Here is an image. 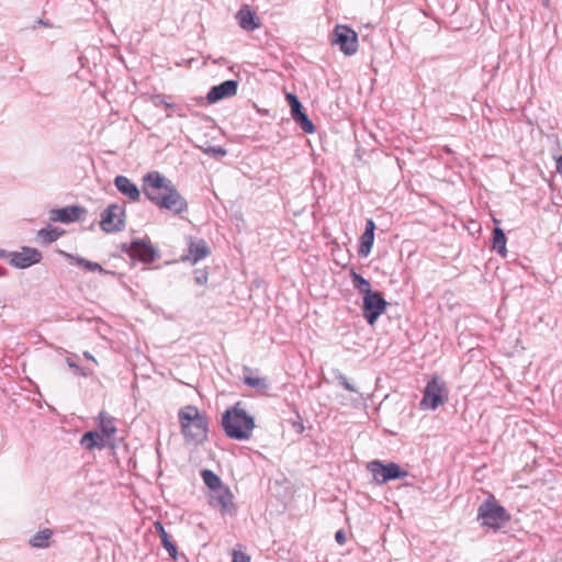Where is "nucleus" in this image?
<instances>
[{
    "mask_svg": "<svg viewBox=\"0 0 562 562\" xmlns=\"http://www.w3.org/2000/svg\"><path fill=\"white\" fill-rule=\"evenodd\" d=\"M290 110L292 119L304 133L313 134L315 132V125L305 113L302 103L291 108Z\"/></svg>",
    "mask_w": 562,
    "mask_h": 562,
    "instance_id": "nucleus-18",
    "label": "nucleus"
},
{
    "mask_svg": "<svg viewBox=\"0 0 562 562\" xmlns=\"http://www.w3.org/2000/svg\"><path fill=\"white\" fill-rule=\"evenodd\" d=\"M99 428L101 434L106 438L112 437L116 432L113 418L106 415L104 412L99 414Z\"/></svg>",
    "mask_w": 562,
    "mask_h": 562,
    "instance_id": "nucleus-25",
    "label": "nucleus"
},
{
    "mask_svg": "<svg viewBox=\"0 0 562 562\" xmlns=\"http://www.w3.org/2000/svg\"><path fill=\"white\" fill-rule=\"evenodd\" d=\"M205 154H212L215 157H223L226 155V149L221 146H211L204 150Z\"/></svg>",
    "mask_w": 562,
    "mask_h": 562,
    "instance_id": "nucleus-35",
    "label": "nucleus"
},
{
    "mask_svg": "<svg viewBox=\"0 0 562 562\" xmlns=\"http://www.w3.org/2000/svg\"><path fill=\"white\" fill-rule=\"evenodd\" d=\"M143 193L159 210L173 215H181L188 211V201L172 181L159 171H150L143 177Z\"/></svg>",
    "mask_w": 562,
    "mask_h": 562,
    "instance_id": "nucleus-1",
    "label": "nucleus"
},
{
    "mask_svg": "<svg viewBox=\"0 0 562 562\" xmlns=\"http://www.w3.org/2000/svg\"><path fill=\"white\" fill-rule=\"evenodd\" d=\"M336 541L340 544L345 542V535L341 530L337 531L335 535Z\"/></svg>",
    "mask_w": 562,
    "mask_h": 562,
    "instance_id": "nucleus-40",
    "label": "nucleus"
},
{
    "mask_svg": "<svg viewBox=\"0 0 562 562\" xmlns=\"http://www.w3.org/2000/svg\"><path fill=\"white\" fill-rule=\"evenodd\" d=\"M238 81L237 80H225L217 86L210 89L206 94L209 103H216L223 99L234 97L237 93Z\"/></svg>",
    "mask_w": 562,
    "mask_h": 562,
    "instance_id": "nucleus-12",
    "label": "nucleus"
},
{
    "mask_svg": "<svg viewBox=\"0 0 562 562\" xmlns=\"http://www.w3.org/2000/svg\"><path fill=\"white\" fill-rule=\"evenodd\" d=\"M336 380L338 381V383L347 391L349 392H355L357 393L358 390L351 384L349 383L348 379L346 378L345 374L340 373V372H337L336 374Z\"/></svg>",
    "mask_w": 562,
    "mask_h": 562,
    "instance_id": "nucleus-32",
    "label": "nucleus"
},
{
    "mask_svg": "<svg viewBox=\"0 0 562 562\" xmlns=\"http://www.w3.org/2000/svg\"><path fill=\"white\" fill-rule=\"evenodd\" d=\"M286 101L290 105V109L301 103L300 99L294 93H288Z\"/></svg>",
    "mask_w": 562,
    "mask_h": 562,
    "instance_id": "nucleus-37",
    "label": "nucleus"
},
{
    "mask_svg": "<svg viewBox=\"0 0 562 562\" xmlns=\"http://www.w3.org/2000/svg\"><path fill=\"white\" fill-rule=\"evenodd\" d=\"M557 171L562 176V155L557 159Z\"/></svg>",
    "mask_w": 562,
    "mask_h": 562,
    "instance_id": "nucleus-42",
    "label": "nucleus"
},
{
    "mask_svg": "<svg viewBox=\"0 0 562 562\" xmlns=\"http://www.w3.org/2000/svg\"><path fill=\"white\" fill-rule=\"evenodd\" d=\"M66 363L76 375H80V376L89 375V373L85 369H82L77 362H75L72 358H70V357L66 358Z\"/></svg>",
    "mask_w": 562,
    "mask_h": 562,
    "instance_id": "nucleus-31",
    "label": "nucleus"
},
{
    "mask_svg": "<svg viewBox=\"0 0 562 562\" xmlns=\"http://www.w3.org/2000/svg\"><path fill=\"white\" fill-rule=\"evenodd\" d=\"M61 235V231L58 228L52 227L50 225L41 228L37 233V237L41 239L42 244L48 245L54 243Z\"/></svg>",
    "mask_w": 562,
    "mask_h": 562,
    "instance_id": "nucleus-27",
    "label": "nucleus"
},
{
    "mask_svg": "<svg viewBox=\"0 0 562 562\" xmlns=\"http://www.w3.org/2000/svg\"><path fill=\"white\" fill-rule=\"evenodd\" d=\"M477 519L484 527L498 530L510 520L507 509L490 495L477 508Z\"/></svg>",
    "mask_w": 562,
    "mask_h": 562,
    "instance_id": "nucleus-4",
    "label": "nucleus"
},
{
    "mask_svg": "<svg viewBox=\"0 0 562 562\" xmlns=\"http://www.w3.org/2000/svg\"><path fill=\"white\" fill-rule=\"evenodd\" d=\"M367 468L372 473L375 483L380 485L408 475L407 471L402 470L394 462L383 463L382 461L373 460L368 463Z\"/></svg>",
    "mask_w": 562,
    "mask_h": 562,
    "instance_id": "nucleus-6",
    "label": "nucleus"
},
{
    "mask_svg": "<svg viewBox=\"0 0 562 562\" xmlns=\"http://www.w3.org/2000/svg\"><path fill=\"white\" fill-rule=\"evenodd\" d=\"M244 383L250 387L256 389L262 394H266L270 387V383L267 378L245 375Z\"/></svg>",
    "mask_w": 562,
    "mask_h": 562,
    "instance_id": "nucleus-26",
    "label": "nucleus"
},
{
    "mask_svg": "<svg viewBox=\"0 0 562 562\" xmlns=\"http://www.w3.org/2000/svg\"><path fill=\"white\" fill-rule=\"evenodd\" d=\"M53 536V531L50 529H43L37 531L34 536H32L29 540V543L33 548H47L49 547V540Z\"/></svg>",
    "mask_w": 562,
    "mask_h": 562,
    "instance_id": "nucleus-23",
    "label": "nucleus"
},
{
    "mask_svg": "<svg viewBox=\"0 0 562 562\" xmlns=\"http://www.w3.org/2000/svg\"><path fill=\"white\" fill-rule=\"evenodd\" d=\"M207 280H209V273L206 270L196 269L194 271V281L196 284H199V285L206 284Z\"/></svg>",
    "mask_w": 562,
    "mask_h": 562,
    "instance_id": "nucleus-33",
    "label": "nucleus"
},
{
    "mask_svg": "<svg viewBox=\"0 0 562 562\" xmlns=\"http://www.w3.org/2000/svg\"><path fill=\"white\" fill-rule=\"evenodd\" d=\"M244 370L245 371H250V369L248 367H244Z\"/></svg>",
    "mask_w": 562,
    "mask_h": 562,
    "instance_id": "nucleus-45",
    "label": "nucleus"
},
{
    "mask_svg": "<svg viewBox=\"0 0 562 562\" xmlns=\"http://www.w3.org/2000/svg\"><path fill=\"white\" fill-rule=\"evenodd\" d=\"M121 251L125 254L134 266L140 261V238H134L131 243L121 245Z\"/></svg>",
    "mask_w": 562,
    "mask_h": 562,
    "instance_id": "nucleus-21",
    "label": "nucleus"
},
{
    "mask_svg": "<svg viewBox=\"0 0 562 562\" xmlns=\"http://www.w3.org/2000/svg\"><path fill=\"white\" fill-rule=\"evenodd\" d=\"M447 401L448 391L446 389L445 382L440 378L434 376L431 380L428 381L427 385L424 389V395L420 401V407L424 409L435 411Z\"/></svg>",
    "mask_w": 562,
    "mask_h": 562,
    "instance_id": "nucleus-5",
    "label": "nucleus"
},
{
    "mask_svg": "<svg viewBox=\"0 0 562 562\" xmlns=\"http://www.w3.org/2000/svg\"><path fill=\"white\" fill-rule=\"evenodd\" d=\"M506 235L504 231L501 227H495L493 229V245L492 248L497 254H499L502 257H506L507 249H506Z\"/></svg>",
    "mask_w": 562,
    "mask_h": 562,
    "instance_id": "nucleus-22",
    "label": "nucleus"
},
{
    "mask_svg": "<svg viewBox=\"0 0 562 562\" xmlns=\"http://www.w3.org/2000/svg\"><path fill=\"white\" fill-rule=\"evenodd\" d=\"M42 252L36 248L22 247L21 251H12L10 265L18 269H26L41 262Z\"/></svg>",
    "mask_w": 562,
    "mask_h": 562,
    "instance_id": "nucleus-10",
    "label": "nucleus"
},
{
    "mask_svg": "<svg viewBox=\"0 0 562 562\" xmlns=\"http://www.w3.org/2000/svg\"><path fill=\"white\" fill-rule=\"evenodd\" d=\"M331 43L339 46L346 56H352L358 52V34L347 25L337 24L335 26Z\"/></svg>",
    "mask_w": 562,
    "mask_h": 562,
    "instance_id": "nucleus-7",
    "label": "nucleus"
},
{
    "mask_svg": "<svg viewBox=\"0 0 562 562\" xmlns=\"http://www.w3.org/2000/svg\"><path fill=\"white\" fill-rule=\"evenodd\" d=\"M350 278L352 285L362 296L367 295V293L372 292L371 284L369 280L364 279L361 274L356 272L355 269L350 270Z\"/></svg>",
    "mask_w": 562,
    "mask_h": 562,
    "instance_id": "nucleus-24",
    "label": "nucleus"
},
{
    "mask_svg": "<svg viewBox=\"0 0 562 562\" xmlns=\"http://www.w3.org/2000/svg\"><path fill=\"white\" fill-rule=\"evenodd\" d=\"M87 210L80 205H69L61 209H53L50 211V220L65 224L74 223L81 220Z\"/></svg>",
    "mask_w": 562,
    "mask_h": 562,
    "instance_id": "nucleus-13",
    "label": "nucleus"
},
{
    "mask_svg": "<svg viewBox=\"0 0 562 562\" xmlns=\"http://www.w3.org/2000/svg\"><path fill=\"white\" fill-rule=\"evenodd\" d=\"M232 562H250V557L244 552L235 551Z\"/></svg>",
    "mask_w": 562,
    "mask_h": 562,
    "instance_id": "nucleus-36",
    "label": "nucleus"
},
{
    "mask_svg": "<svg viewBox=\"0 0 562 562\" xmlns=\"http://www.w3.org/2000/svg\"><path fill=\"white\" fill-rule=\"evenodd\" d=\"M114 184L116 189L123 194L130 198L133 201H138L140 196V191L137 186L132 182L125 176H116L114 178Z\"/></svg>",
    "mask_w": 562,
    "mask_h": 562,
    "instance_id": "nucleus-17",
    "label": "nucleus"
},
{
    "mask_svg": "<svg viewBox=\"0 0 562 562\" xmlns=\"http://www.w3.org/2000/svg\"><path fill=\"white\" fill-rule=\"evenodd\" d=\"M83 355H85V357H86L87 359H90V360H93V361H94L93 356H92V355H90L88 351H86Z\"/></svg>",
    "mask_w": 562,
    "mask_h": 562,
    "instance_id": "nucleus-43",
    "label": "nucleus"
},
{
    "mask_svg": "<svg viewBox=\"0 0 562 562\" xmlns=\"http://www.w3.org/2000/svg\"><path fill=\"white\" fill-rule=\"evenodd\" d=\"M374 231H375V223L373 220L369 218L366 222V228L363 234L360 237V245L358 249V255L360 257H368L371 252V249L373 247L374 241Z\"/></svg>",
    "mask_w": 562,
    "mask_h": 562,
    "instance_id": "nucleus-15",
    "label": "nucleus"
},
{
    "mask_svg": "<svg viewBox=\"0 0 562 562\" xmlns=\"http://www.w3.org/2000/svg\"><path fill=\"white\" fill-rule=\"evenodd\" d=\"M255 419L237 403L222 415V427L225 435L235 440H248L255 428Z\"/></svg>",
    "mask_w": 562,
    "mask_h": 562,
    "instance_id": "nucleus-3",
    "label": "nucleus"
},
{
    "mask_svg": "<svg viewBox=\"0 0 562 562\" xmlns=\"http://www.w3.org/2000/svg\"><path fill=\"white\" fill-rule=\"evenodd\" d=\"M7 274V270L4 268H0V277H4Z\"/></svg>",
    "mask_w": 562,
    "mask_h": 562,
    "instance_id": "nucleus-44",
    "label": "nucleus"
},
{
    "mask_svg": "<svg viewBox=\"0 0 562 562\" xmlns=\"http://www.w3.org/2000/svg\"><path fill=\"white\" fill-rule=\"evenodd\" d=\"M150 101L154 103V105L159 106L164 105L167 109L173 108L172 103H169L165 100V97L161 94L151 95Z\"/></svg>",
    "mask_w": 562,
    "mask_h": 562,
    "instance_id": "nucleus-34",
    "label": "nucleus"
},
{
    "mask_svg": "<svg viewBox=\"0 0 562 562\" xmlns=\"http://www.w3.org/2000/svg\"><path fill=\"white\" fill-rule=\"evenodd\" d=\"M286 101L290 105V109L301 103L300 99L294 93H288Z\"/></svg>",
    "mask_w": 562,
    "mask_h": 562,
    "instance_id": "nucleus-38",
    "label": "nucleus"
},
{
    "mask_svg": "<svg viewBox=\"0 0 562 562\" xmlns=\"http://www.w3.org/2000/svg\"><path fill=\"white\" fill-rule=\"evenodd\" d=\"M11 252L5 249H0V259H7L9 262L11 260Z\"/></svg>",
    "mask_w": 562,
    "mask_h": 562,
    "instance_id": "nucleus-39",
    "label": "nucleus"
},
{
    "mask_svg": "<svg viewBox=\"0 0 562 562\" xmlns=\"http://www.w3.org/2000/svg\"><path fill=\"white\" fill-rule=\"evenodd\" d=\"M239 26L245 31H254L260 26L259 18L252 12L248 5H244L236 14Z\"/></svg>",
    "mask_w": 562,
    "mask_h": 562,
    "instance_id": "nucleus-16",
    "label": "nucleus"
},
{
    "mask_svg": "<svg viewBox=\"0 0 562 562\" xmlns=\"http://www.w3.org/2000/svg\"><path fill=\"white\" fill-rule=\"evenodd\" d=\"M159 258V252L153 247L147 236L143 237V263H150Z\"/></svg>",
    "mask_w": 562,
    "mask_h": 562,
    "instance_id": "nucleus-28",
    "label": "nucleus"
},
{
    "mask_svg": "<svg viewBox=\"0 0 562 562\" xmlns=\"http://www.w3.org/2000/svg\"><path fill=\"white\" fill-rule=\"evenodd\" d=\"M178 417L181 432L187 441L200 445L207 440L209 420L196 406L187 405L182 407Z\"/></svg>",
    "mask_w": 562,
    "mask_h": 562,
    "instance_id": "nucleus-2",
    "label": "nucleus"
},
{
    "mask_svg": "<svg viewBox=\"0 0 562 562\" xmlns=\"http://www.w3.org/2000/svg\"><path fill=\"white\" fill-rule=\"evenodd\" d=\"M201 475L203 477L205 485L210 487L213 492L224 486L222 484L221 477L211 470H203Z\"/></svg>",
    "mask_w": 562,
    "mask_h": 562,
    "instance_id": "nucleus-29",
    "label": "nucleus"
},
{
    "mask_svg": "<svg viewBox=\"0 0 562 562\" xmlns=\"http://www.w3.org/2000/svg\"><path fill=\"white\" fill-rule=\"evenodd\" d=\"M76 262H77L78 266L83 267L88 271H91V272H95V271L104 272V269L98 262L89 261L86 258L77 257L76 258Z\"/></svg>",
    "mask_w": 562,
    "mask_h": 562,
    "instance_id": "nucleus-30",
    "label": "nucleus"
},
{
    "mask_svg": "<svg viewBox=\"0 0 562 562\" xmlns=\"http://www.w3.org/2000/svg\"><path fill=\"white\" fill-rule=\"evenodd\" d=\"M124 210L121 205L113 203L101 212L100 226L106 233L119 232L124 226Z\"/></svg>",
    "mask_w": 562,
    "mask_h": 562,
    "instance_id": "nucleus-9",
    "label": "nucleus"
},
{
    "mask_svg": "<svg viewBox=\"0 0 562 562\" xmlns=\"http://www.w3.org/2000/svg\"><path fill=\"white\" fill-rule=\"evenodd\" d=\"M293 427L295 428V430H296L299 434L303 432V430H304V426H303L302 422H295V423H293Z\"/></svg>",
    "mask_w": 562,
    "mask_h": 562,
    "instance_id": "nucleus-41",
    "label": "nucleus"
},
{
    "mask_svg": "<svg viewBox=\"0 0 562 562\" xmlns=\"http://www.w3.org/2000/svg\"><path fill=\"white\" fill-rule=\"evenodd\" d=\"M154 527L156 532L159 535L162 547L168 551L169 555L172 559H176L178 555L177 546L171 541L169 533L165 530L162 524L160 521H155Z\"/></svg>",
    "mask_w": 562,
    "mask_h": 562,
    "instance_id": "nucleus-20",
    "label": "nucleus"
},
{
    "mask_svg": "<svg viewBox=\"0 0 562 562\" xmlns=\"http://www.w3.org/2000/svg\"><path fill=\"white\" fill-rule=\"evenodd\" d=\"M362 313L369 325H374L379 317L385 312L387 302L379 291H372L362 296Z\"/></svg>",
    "mask_w": 562,
    "mask_h": 562,
    "instance_id": "nucleus-8",
    "label": "nucleus"
},
{
    "mask_svg": "<svg viewBox=\"0 0 562 562\" xmlns=\"http://www.w3.org/2000/svg\"><path fill=\"white\" fill-rule=\"evenodd\" d=\"M234 496L227 486H222L213 492L211 497V505L220 507L223 515H234L236 513V506L233 502Z\"/></svg>",
    "mask_w": 562,
    "mask_h": 562,
    "instance_id": "nucleus-11",
    "label": "nucleus"
},
{
    "mask_svg": "<svg viewBox=\"0 0 562 562\" xmlns=\"http://www.w3.org/2000/svg\"><path fill=\"white\" fill-rule=\"evenodd\" d=\"M106 437L98 431H87L82 435L80 443L89 451L98 448L102 449L106 446Z\"/></svg>",
    "mask_w": 562,
    "mask_h": 562,
    "instance_id": "nucleus-19",
    "label": "nucleus"
},
{
    "mask_svg": "<svg viewBox=\"0 0 562 562\" xmlns=\"http://www.w3.org/2000/svg\"><path fill=\"white\" fill-rule=\"evenodd\" d=\"M210 255V248L204 239L195 240L188 237V254L181 257L182 261L195 263Z\"/></svg>",
    "mask_w": 562,
    "mask_h": 562,
    "instance_id": "nucleus-14",
    "label": "nucleus"
}]
</instances>
